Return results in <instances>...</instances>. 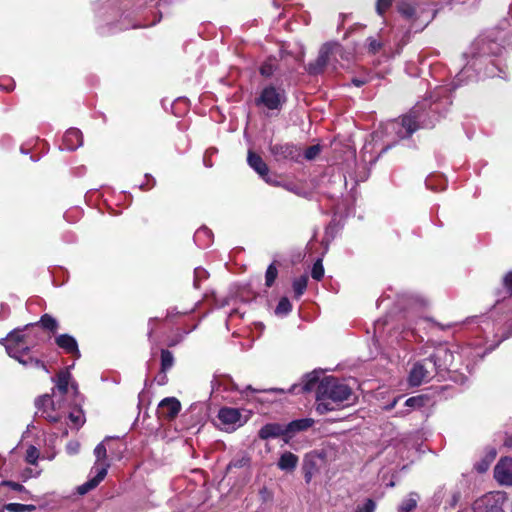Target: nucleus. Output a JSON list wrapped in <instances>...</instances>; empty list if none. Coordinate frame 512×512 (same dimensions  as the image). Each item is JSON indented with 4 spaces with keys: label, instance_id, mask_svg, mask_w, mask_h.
<instances>
[{
    "label": "nucleus",
    "instance_id": "f257e3e1",
    "mask_svg": "<svg viewBox=\"0 0 512 512\" xmlns=\"http://www.w3.org/2000/svg\"><path fill=\"white\" fill-rule=\"evenodd\" d=\"M302 389L306 392L316 390V411L319 414L336 410L352 395L351 388L344 382L334 377H325L319 381L317 372L306 376Z\"/></svg>",
    "mask_w": 512,
    "mask_h": 512
},
{
    "label": "nucleus",
    "instance_id": "f03ea898",
    "mask_svg": "<svg viewBox=\"0 0 512 512\" xmlns=\"http://www.w3.org/2000/svg\"><path fill=\"white\" fill-rule=\"evenodd\" d=\"M8 355L26 367L40 368L48 372L46 365L38 358L31 355V342L21 330L10 332L6 338L0 340Z\"/></svg>",
    "mask_w": 512,
    "mask_h": 512
},
{
    "label": "nucleus",
    "instance_id": "7ed1b4c3",
    "mask_svg": "<svg viewBox=\"0 0 512 512\" xmlns=\"http://www.w3.org/2000/svg\"><path fill=\"white\" fill-rule=\"evenodd\" d=\"M399 14L410 23V29L422 31L434 15L428 6L417 0H401L397 5Z\"/></svg>",
    "mask_w": 512,
    "mask_h": 512
},
{
    "label": "nucleus",
    "instance_id": "20e7f679",
    "mask_svg": "<svg viewBox=\"0 0 512 512\" xmlns=\"http://www.w3.org/2000/svg\"><path fill=\"white\" fill-rule=\"evenodd\" d=\"M286 102L285 90L281 87L268 85L264 87L256 99L257 106H264L269 110H277Z\"/></svg>",
    "mask_w": 512,
    "mask_h": 512
},
{
    "label": "nucleus",
    "instance_id": "39448f33",
    "mask_svg": "<svg viewBox=\"0 0 512 512\" xmlns=\"http://www.w3.org/2000/svg\"><path fill=\"white\" fill-rule=\"evenodd\" d=\"M416 112V110H413L409 115L403 116L401 119H396L388 123L386 126L387 132H394L399 139L409 137L418 129Z\"/></svg>",
    "mask_w": 512,
    "mask_h": 512
},
{
    "label": "nucleus",
    "instance_id": "423d86ee",
    "mask_svg": "<svg viewBox=\"0 0 512 512\" xmlns=\"http://www.w3.org/2000/svg\"><path fill=\"white\" fill-rule=\"evenodd\" d=\"M434 373H436L433 367V361L428 358L414 364L409 374V384L411 386H419L424 382H428L432 379Z\"/></svg>",
    "mask_w": 512,
    "mask_h": 512
},
{
    "label": "nucleus",
    "instance_id": "0eeeda50",
    "mask_svg": "<svg viewBox=\"0 0 512 512\" xmlns=\"http://www.w3.org/2000/svg\"><path fill=\"white\" fill-rule=\"evenodd\" d=\"M218 419L226 431H234L247 422V417L243 416L239 409L230 407L221 408Z\"/></svg>",
    "mask_w": 512,
    "mask_h": 512
},
{
    "label": "nucleus",
    "instance_id": "6e6552de",
    "mask_svg": "<svg viewBox=\"0 0 512 512\" xmlns=\"http://www.w3.org/2000/svg\"><path fill=\"white\" fill-rule=\"evenodd\" d=\"M35 405L38 412L51 422H57L60 416L56 414V410L61 407L60 403H56L49 394H45L36 399Z\"/></svg>",
    "mask_w": 512,
    "mask_h": 512
},
{
    "label": "nucleus",
    "instance_id": "1a4fd4ad",
    "mask_svg": "<svg viewBox=\"0 0 512 512\" xmlns=\"http://www.w3.org/2000/svg\"><path fill=\"white\" fill-rule=\"evenodd\" d=\"M342 48L337 43H327L322 46L319 56L315 63L310 64L309 72L312 74H317L322 71V69L327 65L329 56L331 54H340Z\"/></svg>",
    "mask_w": 512,
    "mask_h": 512
},
{
    "label": "nucleus",
    "instance_id": "9d476101",
    "mask_svg": "<svg viewBox=\"0 0 512 512\" xmlns=\"http://www.w3.org/2000/svg\"><path fill=\"white\" fill-rule=\"evenodd\" d=\"M433 361V367L436 372L445 371L450 368L454 360V354L445 346H439L434 353L428 358Z\"/></svg>",
    "mask_w": 512,
    "mask_h": 512
},
{
    "label": "nucleus",
    "instance_id": "9b49d317",
    "mask_svg": "<svg viewBox=\"0 0 512 512\" xmlns=\"http://www.w3.org/2000/svg\"><path fill=\"white\" fill-rule=\"evenodd\" d=\"M181 410V403L175 397H167L161 400L158 405V414L160 418L171 421L177 417Z\"/></svg>",
    "mask_w": 512,
    "mask_h": 512
},
{
    "label": "nucleus",
    "instance_id": "f8f14e48",
    "mask_svg": "<svg viewBox=\"0 0 512 512\" xmlns=\"http://www.w3.org/2000/svg\"><path fill=\"white\" fill-rule=\"evenodd\" d=\"M494 477L501 485H512V458L505 457L499 460L494 468Z\"/></svg>",
    "mask_w": 512,
    "mask_h": 512
},
{
    "label": "nucleus",
    "instance_id": "ddd939ff",
    "mask_svg": "<svg viewBox=\"0 0 512 512\" xmlns=\"http://www.w3.org/2000/svg\"><path fill=\"white\" fill-rule=\"evenodd\" d=\"M271 152L277 159L299 161L301 157V149L288 143L273 145L271 147Z\"/></svg>",
    "mask_w": 512,
    "mask_h": 512
},
{
    "label": "nucleus",
    "instance_id": "4468645a",
    "mask_svg": "<svg viewBox=\"0 0 512 512\" xmlns=\"http://www.w3.org/2000/svg\"><path fill=\"white\" fill-rule=\"evenodd\" d=\"M247 161L249 166L254 169L259 176L263 178V180L269 184L277 185V183L270 178L269 168L259 155L250 151L248 153Z\"/></svg>",
    "mask_w": 512,
    "mask_h": 512
},
{
    "label": "nucleus",
    "instance_id": "2eb2a0df",
    "mask_svg": "<svg viewBox=\"0 0 512 512\" xmlns=\"http://www.w3.org/2000/svg\"><path fill=\"white\" fill-rule=\"evenodd\" d=\"M322 457L317 453L307 454L303 461V471L306 483H309L313 476L319 472V462Z\"/></svg>",
    "mask_w": 512,
    "mask_h": 512
},
{
    "label": "nucleus",
    "instance_id": "dca6fc26",
    "mask_svg": "<svg viewBox=\"0 0 512 512\" xmlns=\"http://www.w3.org/2000/svg\"><path fill=\"white\" fill-rule=\"evenodd\" d=\"M83 144L82 133L76 128L66 131L63 137V148L66 150H75Z\"/></svg>",
    "mask_w": 512,
    "mask_h": 512
},
{
    "label": "nucleus",
    "instance_id": "f3484780",
    "mask_svg": "<svg viewBox=\"0 0 512 512\" xmlns=\"http://www.w3.org/2000/svg\"><path fill=\"white\" fill-rule=\"evenodd\" d=\"M104 442L99 443L94 449V455L96 457L93 470L95 473L101 471V468H105V476L107 475L108 468L110 464L107 461V450L104 445Z\"/></svg>",
    "mask_w": 512,
    "mask_h": 512
},
{
    "label": "nucleus",
    "instance_id": "a211bd4d",
    "mask_svg": "<svg viewBox=\"0 0 512 512\" xmlns=\"http://www.w3.org/2000/svg\"><path fill=\"white\" fill-rule=\"evenodd\" d=\"M55 341L56 344L60 348L64 349L67 353L73 354L76 357H80L77 342L72 336L68 334H61L56 337Z\"/></svg>",
    "mask_w": 512,
    "mask_h": 512
},
{
    "label": "nucleus",
    "instance_id": "6ab92c4d",
    "mask_svg": "<svg viewBox=\"0 0 512 512\" xmlns=\"http://www.w3.org/2000/svg\"><path fill=\"white\" fill-rule=\"evenodd\" d=\"M298 457L292 452H284L277 463V466L280 470L285 472H292L296 469L298 465Z\"/></svg>",
    "mask_w": 512,
    "mask_h": 512
},
{
    "label": "nucleus",
    "instance_id": "aec40b11",
    "mask_svg": "<svg viewBox=\"0 0 512 512\" xmlns=\"http://www.w3.org/2000/svg\"><path fill=\"white\" fill-rule=\"evenodd\" d=\"M283 434H287L286 427L283 428L280 424L269 423L259 430V437L261 439L274 438Z\"/></svg>",
    "mask_w": 512,
    "mask_h": 512
},
{
    "label": "nucleus",
    "instance_id": "412c9836",
    "mask_svg": "<svg viewBox=\"0 0 512 512\" xmlns=\"http://www.w3.org/2000/svg\"><path fill=\"white\" fill-rule=\"evenodd\" d=\"M71 374L68 370L60 371L56 379V389H53V395L56 396V391L60 395H65L69 392Z\"/></svg>",
    "mask_w": 512,
    "mask_h": 512
},
{
    "label": "nucleus",
    "instance_id": "4be33fe9",
    "mask_svg": "<svg viewBox=\"0 0 512 512\" xmlns=\"http://www.w3.org/2000/svg\"><path fill=\"white\" fill-rule=\"evenodd\" d=\"M105 478V468H101V471L96 473V475L90 479L89 481L85 482L84 484L80 485L77 488V491L80 495H84L90 490L94 489L98 484Z\"/></svg>",
    "mask_w": 512,
    "mask_h": 512
},
{
    "label": "nucleus",
    "instance_id": "5701e85b",
    "mask_svg": "<svg viewBox=\"0 0 512 512\" xmlns=\"http://www.w3.org/2000/svg\"><path fill=\"white\" fill-rule=\"evenodd\" d=\"M313 424H314V420L311 418L294 420L286 426V432L288 434V433L303 431V430L310 428Z\"/></svg>",
    "mask_w": 512,
    "mask_h": 512
},
{
    "label": "nucleus",
    "instance_id": "b1692460",
    "mask_svg": "<svg viewBox=\"0 0 512 512\" xmlns=\"http://www.w3.org/2000/svg\"><path fill=\"white\" fill-rule=\"evenodd\" d=\"M211 236H212L211 231L208 228L203 227L196 231V233L194 235V241L199 246L205 247V246L209 245Z\"/></svg>",
    "mask_w": 512,
    "mask_h": 512
},
{
    "label": "nucleus",
    "instance_id": "393cba45",
    "mask_svg": "<svg viewBox=\"0 0 512 512\" xmlns=\"http://www.w3.org/2000/svg\"><path fill=\"white\" fill-rule=\"evenodd\" d=\"M418 501V495L416 493H411L408 498L402 501L399 511L400 512H411L416 508Z\"/></svg>",
    "mask_w": 512,
    "mask_h": 512
},
{
    "label": "nucleus",
    "instance_id": "a878e982",
    "mask_svg": "<svg viewBox=\"0 0 512 512\" xmlns=\"http://www.w3.org/2000/svg\"><path fill=\"white\" fill-rule=\"evenodd\" d=\"M174 364L173 354L169 350L161 351V371L166 372L172 368Z\"/></svg>",
    "mask_w": 512,
    "mask_h": 512
},
{
    "label": "nucleus",
    "instance_id": "bb28decb",
    "mask_svg": "<svg viewBox=\"0 0 512 512\" xmlns=\"http://www.w3.org/2000/svg\"><path fill=\"white\" fill-rule=\"evenodd\" d=\"M308 283L307 275H302L293 281V290L296 297H300L306 290Z\"/></svg>",
    "mask_w": 512,
    "mask_h": 512
},
{
    "label": "nucleus",
    "instance_id": "cd10ccee",
    "mask_svg": "<svg viewBox=\"0 0 512 512\" xmlns=\"http://www.w3.org/2000/svg\"><path fill=\"white\" fill-rule=\"evenodd\" d=\"M292 309V305L290 303V301L288 300V298L284 297V298H281L276 309H275V313L277 315H287Z\"/></svg>",
    "mask_w": 512,
    "mask_h": 512
},
{
    "label": "nucleus",
    "instance_id": "c85d7f7f",
    "mask_svg": "<svg viewBox=\"0 0 512 512\" xmlns=\"http://www.w3.org/2000/svg\"><path fill=\"white\" fill-rule=\"evenodd\" d=\"M40 323L45 329H48L52 332L56 331L58 328L56 319L48 314H45L41 317Z\"/></svg>",
    "mask_w": 512,
    "mask_h": 512
},
{
    "label": "nucleus",
    "instance_id": "c756f323",
    "mask_svg": "<svg viewBox=\"0 0 512 512\" xmlns=\"http://www.w3.org/2000/svg\"><path fill=\"white\" fill-rule=\"evenodd\" d=\"M70 422L76 427L83 425L85 419L84 414L80 409L72 411L68 416Z\"/></svg>",
    "mask_w": 512,
    "mask_h": 512
},
{
    "label": "nucleus",
    "instance_id": "7c9ffc66",
    "mask_svg": "<svg viewBox=\"0 0 512 512\" xmlns=\"http://www.w3.org/2000/svg\"><path fill=\"white\" fill-rule=\"evenodd\" d=\"M311 276L313 279L315 280H321L324 276V268H323V265H322V260L321 259H318L313 267H312V272H311Z\"/></svg>",
    "mask_w": 512,
    "mask_h": 512
},
{
    "label": "nucleus",
    "instance_id": "2f4dec72",
    "mask_svg": "<svg viewBox=\"0 0 512 512\" xmlns=\"http://www.w3.org/2000/svg\"><path fill=\"white\" fill-rule=\"evenodd\" d=\"M277 268L275 267L274 264H271L268 266L267 268V271H266V275H265V281H266V286L268 287H271L277 277Z\"/></svg>",
    "mask_w": 512,
    "mask_h": 512
},
{
    "label": "nucleus",
    "instance_id": "473e14b6",
    "mask_svg": "<svg viewBox=\"0 0 512 512\" xmlns=\"http://www.w3.org/2000/svg\"><path fill=\"white\" fill-rule=\"evenodd\" d=\"M424 403H425L424 396H415V397L408 398L405 401V406L408 407L409 409H415V408L422 407L424 405Z\"/></svg>",
    "mask_w": 512,
    "mask_h": 512
},
{
    "label": "nucleus",
    "instance_id": "72a5a7b5",
    "mask_svg": "<svg viewBox=\"0 0 512 512\" xmlns=\"http://www.w3.org/2000/svg\"><path fill=\"white\" fill-rule=\"evenodd\" d=\"M208 273L205 269L197 267L194 270V287L199 288L200 282L207 279Z\"/></svg>",
    "mask_w": 512,
    "mask_h": 512
},
{
    "label": "nucleus",
    "instance_id": "f704fd0d",
    "mask_svg": "<svg viewBox=\"0 0 512 512\" xmlns=\"http://www.w3.org/2000/svg\"><path fill=\"white\" fill-rule=\"evenodd\" d=\"M39 453L36 447L30 446L26 451V461L30 464H36Z\"/></svg>",
    "mask_w": 512,
    "mask_h": 512
},
{
    "label": "nucleus",
    "instance_id": "c9c22d12",
    "mask_svg": "<svg viewBox=\"0 0 512 512\" xmlns=\"http://www.w3.org/2000/svg\"><path fill=\"white\" fill-rule=\"evenodd\" d=\"M320 150L319 145H312L305 150L304 157L307 160H313L320 153Z\"/></svg>",
    "mask_w": 512,
    "mask_h": 512
},
{
    "label": "nucleus",
    "instance_id": "e433bc0d",
    "mask_svg": "<svg viewBox=\"0 0 512 512\" xmlns=\"http://www.w3.org/2000/svg\"><path fill=\"white\" fill-rule=\"evenodd\" d=\"M275 71V66L271 62H265L261 68L260 73L265 77H270Z\"/></svg>",
    "mask_w": 512,
    "mask_h": 512
},
{
    "label": "nucleus",
    "instance_id": "4c0bfd02",
    "mask_svg": "<svg viewBox=\"0 0 512 512\" xmlns=\"http://www.w3.org/2000/svg\"><path fill=\"white\" fill-rule=\"evenodd\" d=\"M367 43H368V50L371 53H377L382 47V43L374 38H368Z\"/></svg>",
    "mask_w": 512,
    "mask_h": 512
},
{
    "label": "nucleus",
    "instance_id": "58836bf2",
    "mask_svg": "<svg viewBox=\"0 0 512 512\" xmlns=\"http://www.w3.org/2000/svg\"><path fill=\"white\" fill-rule=\"evenodd\" d=\"M392 0H378L376 10L379 15L383 13L391 6Z\"/></svg>",
    "mask_w": 512,
    "mask_h": 512
},
{
    "label": "nucleus",
    "instance_id": "ea45409f",
    "mask_svg": "<svg viewBox=\"0 0 512 512\" xmlns=\"http://www.w3.org/2000/svg\"><path fill=\"white\" fill-rule=\"evenodd\" d=\"M375 509V503L368 499L363 506H359L356 510V512H374Z\"/></svg>",
    "mask_w": 512,
    "mask_h": 512
},
{
    "label": "nucleus",
    "instance_id": "a19ab883",
    "mask_svg": "<svg viewBox=\"0 0 512 512\" xmlns=\"http://www.w3.org/2000/svg\"><path fill=\"white\" fill-rule=\"evenodd\" d=\"M80 450V443L77 441H70L66 446V451L70 455H75Z\"/></svg>",
    "mask_w": 512,
    "mask_h": 512
},
{
    "label": "nucleus",
    "instance_id": "79ce46f5",
    "mask_svg": "<svg viewBox=\"0 0 512 512\" xmlns=\"http://www.w3.org/2000/svg\"><path fill=\"white\" fill-rule=\"evenodd\" d=\"M13 87H14V82L12 79H10V78L0 79V89L10 91L13 89Z\"/></svg>",
    "mask_w": 512,
    "mask_h": 512
},
{
    "label": "nucleus",
    "instance_id": "37998d69",
    "mask_svg": "<svg viewBox=\"0 0 512 512\" xmlns=\"http://www.w3.org/2000/svg\"><path fill=\"white\" fill-rule=\"evenodd\" d=\"M9 511L12 512H24L27 510V506L19 503H10L6 506Z\"/></svg>",
    "mask_w": 512,
    "mask_h": 512
},
{
    "label": "nucleus",
    "instance_id": "c03bdc74",
    "mask_svg": "<svg viewBox=\"0 0 512 512\" xmlns=\"http://www.w3.org/2000/svg\"><path fill=\"white\" fill-rule=\"evenodd\" d=\"M1 484L9 486L11 489H13L15 491H21L23 489V486L16 482L3 481Z\"/></svg>",
    "mask_w": 512,
    "mask_h": 512
},
{
    "label": "nucleus",
    "instance_id": "a18cd8bd",
    "mask_svg": "<svg viewBox=\"0 0 512 512\" xmlns=\"http://www.w3.org/2000/svg\"><path fill=\"white\" fill-rule=\"evenodd\" d=\"M505 287L512 294V272L508 273L504 278Z\"/></svg>",
    "mask_w": 512,
    "mask_h": 512
},
{
    "label": "nucleus",
    "instance_id": "49530a36",
    "mask_svg": "<svg viewBox=\"0 0 512 512\" xmlns=\"http://www.w3.org/2000/svg\"><path fill=\"white\" fill-rule=\"evenodd\" d=\"M400 398H401V396H399V397L395 398V399H394L390 404H388L387 406H385V407H384V409H385V410H387V411L392 410V409L396 406V404H397V402H398V400H399Z\"/></svg>",
    "mask_w": 512,
    "mask_h": 512
},
{
    "label": "nucleus",
    "instance_id": "de8ad7c7",
    "mask_svg": "<svg viewBox=\"0 0 512 512\" xmlns=\"http://www.w3.org/2000/svg\"><path fill=\"white\" fill-rule=\"evenodd\" d=\"M352 82L357 87H360V86L364 85V83H365L364 80H360V79H353Z\"/></svg>",
    "mask_w": 512,
    "mask_h": 512
},
{
    "label": "nucleus",
    "instance_id": "09e8293b",
    "mask_svg": "<svg viewBox=\"0 0 512 512\" xmlns=\"http://www.w3.org/2000/svg\"><path fill=\"white\" fill-rule=\"evenodd\" d=\"M70 388L73 390L74 393L77 392V385L75 383H71Z\"/></svg>",
    "mask_w": 512,
    "mask_h": 512
},
{
    "label": "nucleus",
    "instance_id": "8fccbe9b",
    "mask_svg": "<svg viewBox=\"0 0 512 512\" xmlns=\"http://www.w3.org/2000/svg\"><path fill=\"white\" fill-rule=\"evenodd\" d=\"M506 445L512 447V436L506 441Z\"/></svg>",
    "mask_w": 512,
    "mask_h": 512
},
{
    "label": "nucleus",
    "instance_id": "3c124183",
    "mask_svg": "<svg viewBox=\"0 0 512 512\" xmlns=\"http://www.w3.org/2000/svg\"><path fill=\"white\" fill-rule=\"evenodd\" d=\"M231 466H235V467H237V466H241V462H239V463L231 462V463L229 464V467H231Z\"/></svg>",
    "mask_w": 512,
    "mask_h": 512
},
{
    "label": "nucleus",
    "instance_id": "603ef678",
    "mask_svg": "<svg viewBox=\"0 0 512 512\" xmlns=\"http://www.w3.org/2000/svg\"><path fill=\"white\" fill-rule=\"evenodd\" d=\"M430 182H431V179H427L426 184H427V186H428L429 188L433 189V187L431 186V183H430Z\"/></svg>",
    "mask_w": 512,
    "mask_h": 512
},
{
    "label": "nucleus",
    "instance_id": "864d4df0",
    "mask_svg": "<svg viewBox=\"0 0 512 512\" xmlns=\"http://www.w3.org/2000/svg\"><path fill=\"white\" fill-rule=\"evenodd\" d=\"M464 73H466V68H464L462 71H460V74L458 75V78L462 76Z\"/></svg>",
    "mask_w": 512,
    "mask_h": 512
},
{
    "label": "nucleus",
    "instance_id": "5fc2aeb1",
    "mask_svg": "<svg viewBox=\"0 0 512 512\" xmlns=\"http://www.w3.org/2000/svg\"><path fill=\"white\" fill-rule=\"evenodd\" d=\"M152 333H153V328H151L148 332V337L150 338L152 336Z\"/></svg>",
    "mask_w": 512,
    "mask_h": 512
},
{
    "label": "nucleus",
    "instance_id": "6e6d98bb",
    "mask_svg": "<svg viewBox=\"0 0 512 512\" xmlns=\"http://www.w3.org/2000/svg\"><path fill=\"white\" fill-rule=\"evenodd\" d=\"M405 414H406V412H397V413H396V415H397V416H403V415H405Z\"/></svg>",
    "mask_w": 512,
    "mask_h": 512
},
{
    "label": "nucleus",
    "instance_id": "4d7b16f0",
    "mask_svg": "<svg viewBox=\"0 0 512 512\" xmlns=\"http://www.w3.org/2000/svg\"><path fill=\"white\" fill-rule=\"evenodd\" d=\"M286 189H287V190H290V191H294V190H293V188H292V187H290V186H286Z\"/></svg>",
    "mask_w": 512,
    "mask_h": 512
}]
</instances>
